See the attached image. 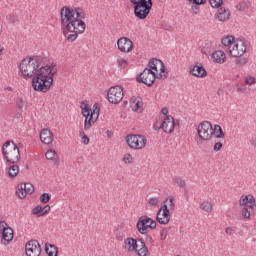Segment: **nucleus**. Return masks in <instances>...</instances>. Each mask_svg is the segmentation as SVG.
Here are the masks:
<instances>
[{"instance_id": "nucleus-1", "label": "nucleus", "mask_w": 256, "mask_h": 256, "mask_svg": "<svg viewBox=\"0 0 256 256\" xmlns=\"http://www.w3.org/2000/svg\"><path fill=\"white\" fill-rule=\"evenodd\" d=\"M61 29L64 37H67L69 43H73L79 37V33H85L86 25L85 11L82 8H71L69 6L62 7L60 11ZM67 33H70L67 36Z\"/></svg>"}, {"instance_id": "nucleus-2", "label": "nucleus", "mask_w": 256, "mask_h": 256, "mask_svg": "<svg viewBox=\"0 0 256 256\" xmlns=\"http://www.w3.org/2000/svg\"><path fill=\"white\" fill-rule=\"evenodd\" d=\"M165 73V64L157 58H152L148 62V68H145L142 73L136 78L137 83H143L147 87H153L156 79H167Z\"/></svg>"}, {"instance_id": "nucleus-3", "label": "nucleus", "mask_w": 256, "mask_h": 256, "mask_svg": "<svg viewBox=\"0 0 256 256\" xmlns=\"http://www.w3.org/2000/svg\"><path fill=\"white\" fill-rule=\"evenodd\" d=\"M57 75V70L53 69V66H41L32 78V87L34 91H40V93H47L53 85V77Z\"/></svg>"}, {"instance_id": "nucleus-4", "label": "nucleus", "mask_w": 256, "mask_h": 256, "mask_svg": "<svg viewBox=\"0 0 256 256\" xmlns=\"http://www.w3.org/2000/svg\"><path fill=\"white\" fill-rule=\"evenodd\" d=\"M80 109L83 117H85L84 129L85 131H89V129H91V123H96L97 119H99V106L94 104L92 110L89 108V103H87V101H82Z\"/></svg>"}, {"instance_id": "nucleus-5", "label": "nucleus", "mask_w": 256, "mask_h": 256, "mask_svg": "<svg viewBox=\"0 0 256 256\" xmlns=\"http://www.w3.org/2000/svg\"><path fill=\"white\" fill-rule=\"evenodd\" d=\"M2 155L6 161V163H10L15 165V163H19L21 159V153L19 152V147L15 142L8 140L2 146Z\"/></svg>"}, {"instance_id": "nucleus-6", "label": "nucleus", "mask_w": 256, "mask_h": 256, "mask_svg": "<svg viewBox=\"0 0 256 256\" xmlns=\"http://www.w3.org/2000/svg\"><path fill=\"white\" fill-rule=\"evenodd\" d=\"M130 3L133 4L135 17L141 21L147 19L153 9V0H130Z\"/></svg>"}, {"instance_id": "nucleus-7", "label": "nucleus", "mask_w": 256, "mask_h": 256, "mask_svg": "<svg viewBox=\"0 0 256 256\" xmlns=\"http://www.w3.org/2000/svg\"><path fill=\"white\" fill-rule=\"evenodd\" d=\"M130 3L133 4L135 17L141 21L147 19L153 9V0H130Z\"/></svg>"}, {"instance_id": "nucleus-8", "label": "nucleus", "mask_w": 256, "mask_h": 256, "mask_svg": "<svg viewBox=\"0 0 256 256\" xmlns=\"http://www.w3.org/2000/svg\"><path fill=\"white\" fill-rule=\"evenodd\" d=\"M20 72L24 79H31L39 73V68L37 64L33 62V58L27 57L22 60L20 63Z\"/></svg>"}, {"instance_id": "nucleus-9", "label": "nucleus", "mask_w": 256, "mask_h": 256, "mask_svg": "<svg viewBox=\"0 0 256 256\" xmlns=\"http://www.w3.org/2000/svg\"><path fill=\"white\" fill-rule=\"evenodd\" d=\"M137 230L141 235H147L149 233V229H156L157 222L155 220L149 218L147 215H143L138 218L136 224Z\"/></svg>"}, {"instance_id": "nucleus-10", "label": "nucleus", "mask_w": 256, "mask_h": 256, "mask_svg": "<svg viewBox=\"0 0 256 256\" xmlns=\"http://www.w3.org/2000/svg\"><path fill=\"white\" fill-rule=\"evenodd\" d=\"M247 47H249V41L237 39L232 48H227V53H229L231 57H242V55L247 53Z\"/></svg>"}, {"instance_id": "nucleus-11", "label": "nucleus", "mask_w": 256, "mask_h": 256, "mask_svg": "<svg viewBox=\"0 0 256 256\" xmlns=\"http://www.w3.org/2000/svg\"><path fill=\"white\" fill-rule=\"evenodd\" d=\"M126 142L130 149H145L147 145V138L139 134H130L126 137Z\"/></svg>"}, {"instance_id": "nucleus-12", "label": "nucleus", "mask_w": 256, "mask_h": 256, "mask_svg": "<svg viewBox=\"0 0 256 256\" xmlns=\"http://www.w3.org/2000/svg\"><path fill=\"white\" fill-rule=\"evenodd\" d=\"M197 131L200 139H202L203 141H209V139L213 137V126L209 121H204L200 123L198 125Z\"/></svg>"}, {"instance_id": "nucleus-13", "label": "nucleus", "mask_w": 256, "mask_h": 256, "mask_svg": "<svg viewBox=\"0 0 256 256\" xmlns=\"http://www.w3.org/2000/svg\"><path fill=\"white\" fill-rule=\"evenodd\" d=\"M175 127H179V120H175L173 116L167 115L158 129H163L164 133L171 134L175 131Z\"/></svg>"}, {"instance_id": "nucleus-14", "label": "nucleus", "mask_w": 256, "mask_h": 256, "mask_svg": "<svg viewBox=\"0 0 256 256\" xmlns=\"http://www.w3.org/2000/svg\"><path fill=\"white\" fill-rule=\"evenodd\" d=\"M123 88L121 86H114L108 90V101L114 105L123 100Z\"/></svg>"}, {"instance_id": "nucleus-15", "label": "nucleus", "mask_w": 256, "mask_h": 256, "mask_svg": "<svg viewBox=\"0 0 256 256\" xmlns=\"http://www.w3.org/2000/svg\"><path fill=\"white\" fill-rule=\"evenodd\" d=\"M156 221H158L160 225H167L171 221V212L167 204H163L158 210Z\"/></svg>"}, {"instance_id": "nucleus-16", "label": "nucleus", "mask_w": 256, "mask_h": 256, "mask_svg": "<svg viewBox=\"0 0 256 256\" xmlns=\"http://www.w3.org/2000/svg\"><path fill=\"white\" fill-rule=\"evenodd\" d=\"M26 256H40L41 244L37 240H30L25 245Z\"/></svg>"}, {"instance_id": "nucleus-17", "label": "nucleus", "mask_w": 256, "mask_h": 256, "mask_svg": "<svg viewBox=\"0 0 256 256\" xmlns=\"http://www.w3.org/2000/svg\"><path fill=\"white\" fill-rule=\"evenodd\" d=\"M35 193V186L31 183H21L18 186V190L16 191V195H18L19 199H25L28 195Z\"/></svg>"}, {"instance_id": "nucleus-18", "label": "nucleus", "mask_w": 256, "mask_h": 256, "mask_svg": "<svg viewBox=\"0 0 256 256\" xmlns=\"http://www.w3.org/2000/svg\"><path fill=\"white\" fill-rule=\"evenodd\" d=\"M117 47L121 53H131L133 51V41L127 37H121L117 40Z\"/></svg>"}, {"instance_id": "nucleus-19", "label": "nucleus", "mask_w": 256, "mask_h": 256, "mask_svg": "<svg viewBox=\"0 0 256 256\" xmlns=\"http://www.w3.org/2000/svg\"><path fill=\"white\" fill-rule=\"evenodd\" d=\"M240 207H249L255 209V197L253 195H242L239 199Z\"/></svg>"}, {"instance_id": "nucleus-20", "label": "nucleus", "mask_w": 256, "mask_h": 256, "mask_svg": "<svg viewBox=\"0 0 256 256\" xmlns=\"http://www.w3.org/2000/svg\"><path fill=\"white\" fill-rule=\"evenodd\" d=\"M55 137L53 136V132L51 130L44 128L40 132V140L45 144V145H51L53 143V139Z\"/></svg>"}, {"instance_id": "nucleus-21", "label": "nucleus", "mask_w": 256, "mask_h": 256, "mask_svg": "<svg viewBox=\"0 0 256 256\" xmlns=\"http://www.w3.org/2000/svg\"><path fill=\"white\" fill-rule=\"evenodd\" d=\"M2 238L1 242L4 245H9L11 241H13V228H6L3 232H1Z\"/></svg>"}, {"instance_id": "nucleus-22", "label": "nucleus", "mask_w": 256, "mask_h": 256, "mask_svg": "<svg viewBox=\"0 0 256 256\" xmlns=\"http://www.w3.org/2000/svg\"><path fill=\"white\" fill-rule=\"evenodd\" d=\"M191 75L194 77H207V70L203 66L195 65L193 68L190 69Z\"/></svg>"}, {"instance_id": "nucleus-23", "label": "nucleus", "mask_w": 256, "mask_h": 256, "mask_svg": "<svg viewBox=\"0 0 256 256\" xmlns=\"http://www.w3.org/2000/svg\"><path fill=\"white\" fill-rule=\"evenodd\" d=\"M229 17H231V13L225 8H220L216 14V19L221 22L228 21Z\"/></svg>"}, {"instance_id": "nucleus-24", "label": "nucleus", "mask_w": 256, "mask_h": 256, "mask_svg": "<svg viewBox=\"0 0 256 256\" xmlns=\"http://www.w3.org/2000/svg\"><path fill=\"white\" fill-rule=\"evenodd\" d=\"M126 247L125 249H127L128 247V251L133 253V251H137L139 245L137 244V239H134V238H127L125 241H124Z\"/></svg>"}, {"instance_id": "nucleus-25", "label": "nucleus", "mask_w": 256, "mask_h": 256, "mask_svg": "<svg viewBox=\"0 0 256 256\" xmlns=\"http://www.w3.org/2000/svg\"><path fill=\"white\" fill-rule=\"evenodd\" d=\"M237 40H235V36L233 35H229L226 37H223L221 40V43L224 47H226V51L227 49H232L233 45L235 44Z\"/></svg>"}, {"instance_id": "nucleus-26", "label": "nucleus", "mask_w": 256, "mask_h": 256, "mask_svg": "<svg viewBox=\"0 0 256 256\" xmlns=\"http://www.w3.org/2000/svg\"><path fill=\"white\" fill-rule=\"evenodd\" d=\"M226 58L227 57L225 56V52H223L221 50H217L212 53V59H213L214 63H225Z\"/></svg>"}, {"instance_id": "nucleus-27", "label": "nucleus", "mask_w": 256, "mask_h": 256, "mask_svg": "<svg viewBox=\"0 0 256 256\" xmlns=\"http://www.w3.org/2000/svg\"><path fill=\"white\" fill-rule=\"evenodd\" d=\"M138 243H140V249H137L135 251L138 253V256H147V253H149V248L145 245V241L143 239H138Z\"/></svg>"}, {"instance_id": "nucleus-28", "label": "nucleus", "mask_w": 256, "mask_h": 256, "mask_svg": "<svg viewBox=\"0 0 256 256\" xmlns=\"http://www.w3.org/2000/svg\"><path fill=\"white\" fill-rule=\"evenodd\" d=\"M45 252L48 256H57L59 254V248L53 244H49L45 246Z\"/></svg>"}, {"instance_id": "nucleus-29", "label": "nucleus", "mask_w": 256, "mask_h": 256, "mask_svg": "<svg viewBox=\"0 0 256 256\" xmlns=\"http://www.w3.org/2000/svg\"><path fill=\"white\" fill-rule=\"evenodd\" d=\"M213 135H215L216 139H223L225 137V132H223V128H221L219 125H215Z\"/></svg>"}, {"instance_id": "nucleus-30", "label": "nucleus", "mask_w": 256, "mask_h": 256, "mask_svg": "<svg viewBox=\"0 0 256 256\" xmlns=\"http://www.w3.org/2000/svg\"><path fill=\"white\" fill-rule=\"evenodd\" d=\"M8 176L13 179L16 175H19V166L18 165H12L8 168Z\"/></svg>"}, {"instance_id": "nucleus-31", "label": "nucleus", "mask_w": 256, "mask_h": 256, "mask_svg": "<svg viewBox=\"0 0 256 256\" xmlns=\"http://www.w3.org/2000/svg\"><path fill=\"white\" fill-rule=\"evenodd\" d=\"M253 209L254 208H249V206H244L241 212L243 219H251V215H255V213L252 214L251 212Z\"/></svg>"}, {"instance_id": "nucleus-32", "label": "nucleus", "mask_w": 256, "mask_h": 256, "mask_svg": "<svg viewBox=\"0 0 256 256\" xmlns=\"http://www.w3.org/2000/svg\"><path fill=\"white\" fill-rule=\"evenodd\" d=\"M200 208L202 211H206V213H211L213 211V205L211 202L205 201L200 205Z\"/></svg>"}, {"instance_id": "nucleus-33", "label": "nucleus", "mask_w": 256, "mask_h": 256, "mask_svg": "<svg viewBox=\"0 0 256 256\" xmlns=\"http://www.w3.org/2000/svg\"><path fill=\"white\" fill-rule=\"evenodd\" d=\"M249 7H251V2L243 1L236 6V9H238V11H245V9H249Z\"/></svg>"}, {"instance_id": "nucleus-34", "label": "nucleus", "mask_w": 256, "mask_h": 256, "mask_svg": "<svg viewBox=\"0 0 256 256\" xmlns=\"http://www.w3.org/2000/svg\"><path fill=\"white\" fill-rule=\"evenodd\" d=\"M172 182L176 185H179V187H186V185H187L185 180L181 177H178V176L173 177Z\"/></svg>"}, {"instance_id": "nucleus-35", "label": "nucleus", "mask_w": 256, "mask_h": 256, "mask_svg": "<svg viewBox=\"0 0 256 256\" xmlns=\"http://www.w3.org/2000/svg\"><path fill=\"white\" fill-rule=\"evenodd\" d=\"M29 58L32 59V63H35L37 65L38 69L39 67H41V64L43 63V61H45V58H43V56H33Z\"/></svg>"}, {"instance_id": "nucleus-36", "label": "nucleus", "mask_w": 256, "mask_h": 256, "mask_svg": "<svg viewBox=\"0 0 256 256\" xmlns=\"http://www.w3.org/2000/svg\"><path fill=\"white\" fill-rule=\"evenodd\" d=\"M32 215H37L38 217H43V206L38 205L32 209Z\"/></svg>"}, {"instance_id": "nucleus-37", "label": "nucleus", "mask_w": 256, "mask_h": 256, "mask_svg": "<svg viewBox=\"0 0 256 256\" xmlns=\"http://www.w3.org/2000/svg\"><path fill=\"white\" fill-rule=\"evenodd\" d=\"M209 4L213 9H219L223 5V0H209Z\"/></svg>"}, {"instance_id": "nucleus-38", "label": "nucleus", "mask_w": 256, "mask_h": 256, "mask_svg": "<svg viewBox=\"0 0 256 256\" xmlns=\"http://www.w3.org/2000/svg\"><path fill=\"white\" fill-rule=\"evenodd\" d=\"M167 201H168V206L167 207H169L168 209H169V212L171 213V211L175 210V203L173 202L174 201L173 196L166 199L164 201V203H167Z\"/></svg>"}, {"instance_id": "nucleus-39", "label": "nucleus", "mask_w": 256, "mask_h": 256, "mask_svg": "<svg viewBox=\"0 0 256 256\" xmlns=\"http://www.w3.org/2000/svg\"><path fill=\"white\" fill-rule=\"evenodd\" d=\"M46 159L52 161V159H55L57 157V152L55 150H48L45 154Z\"/></svg>"}, {"instance_id": "nucleus-40", "label": "nucleus", "mask_w": 256, "mask_h": 256, "mask_svg": "<svg viewBox=\"0 0 256 256\" xmlns=\"http://www.w3.org/2000/svg\"><path fill=\"white\" fill-rule=\"evenodd\" d=\"M117 63H118V67L121 69H125V67H127L128 65L127 60H125L124 58H118Z\"/></svg>"}, {"instance_id": "nucleus-41", "label": "nucleus", "mask_w": 256, "mask_h": 256, "mask_svg": "<svg viewBox=\"0 0 256 256\" xmlns=\"http://www.w3.org/2000/svg\"><path fill=\"white\" fill-rule=\"evenodd\" d=\"M40 201L42 203H49V201H51V196L49 195V193H43L41 196H40Z\"/></svg>"}, {"instance_id": "nucleus-42", "label": "nucleus", "mask_w": 256, "mask_h": 256, "mask_svg": "<svg viewBox=\"0 0 256 256\" xmlns=\"http://www.w3.org/2000/svg\"><path fill=\"white\" fill-rule=\"evenodd\" d=\"M5 229H11V227H9V225L7 224V222H5V220H1L0 221V233H3V231H5Z\"/></svg>"}, {"instance_id": "nucleus-43", "label": "nucleus", "mask_w": 256, "mask_h": 256, "mask_svg": "<svg viewBox=\"0 0 256 256\" xmlns=\"http://www.w3.org/2000/svg\"><path fill=\"white\" fill-rule=\"evenodd\" d=\"M220 149H223V143L221 142H216L214 144V147H213V151H215V153H219V150Z\"/></svg>"}, {"instance_id": "nucleus-44", "label": "nucleus", "mask_w": 256, "mask_h": 256, "mask_svg": "<svg viewBox=\"0 0 256 256\" xmlns=\"http://www.w3.org/2000/svg\"><path fill=\"white\" fill-rule=\"evenodd\" d=\"M189 3H193V5H205L207 0H188Z\"/></svg>"}, {"instance_id": "nucleus-45", "label": "nucleus", "mask_w": 256, "mask_h": 256, "mask_svg": "<svg viewBox=\"0 0 256 256\" xmlns=\"http://www.w3.org/2000/svg\"><path fill=\"white\" fill-rule=\"evenodd\" d=\"M80 137H82V143L84 145H89V138L87 137V135H85L84 132H80Z\"/></svg>"}, {"instance_id": "nucleus-46", "label": "nucleus", "mask_w": 256, "mask_h": 256, "mask_svg": "<svg viewBox=\"0 0 256 256\" xmlns=\"http://www.w3.org/2000/svg\"><path fill=\"white\" fill-rule=\"evenodd\" d=\"M236 65H240V67H243V65H247V58H240L235 61Z\"/></svg>"}, {"instance_id": "nucleus-47", "label": "nucleus", "mask_w": 256, "mask_h": 256, "mask_svg": "<svg viewBox=\"0 0 256 256\" xmlns=\"http://www.w3.org/2000/svg\"><path fill=\"white\" fill-rule=\"evenodd\" d=\"M124 163H133V157H131V154H125L123 157Z\"/></svg>"}, {"instance_id": "nucleus-48", "label": "nucleus", "mask_w": 256, "mask_h": 256, "mask_svg": "<svg viewBox=\"0 0 256 256\" xmlns=\"http://www.w3.org/2000/svg\"><path fill=\"white\" fill-rule=\"evenodd\" d=\"M245 83H246V85H255V78H253L251 76L246 77Z\"/></svg>"}, {"instance_id": "nucleus-49", "label": "nucleus", "mask_w": 256, "mask_h": 256, "mask_svg": "<svg viewBox=\"0 0 256 256\" xmlns=\"http://www.w3.org/2000/svg\"><path fill=\"white\" fill-rule=\"evenodd\" d=\"M149 204L152 206L159 205V198H150L149 199Z\"/></svg>"}, {"instance_id": "nucleus-50", "label": "nucleus", "mask_w": 256, "mask_h": 256, "mask_svg": "<svg viewBox=\"0 0 256 256\" xmlns=\"http://www.w3.org/2000/svg\"><path fill=\"white\" fill-rule=\"evenodd\" d=\"M42 209H43L44 215H47V214H49V212L51 211V206L46 205V206H44Z\"/></svg>"}, {"instance_id": "nucleus-51", "label": "nucleus", "mask_w": 256, "mask_h": 256, "mask_svg": "<svg viewBox=\"0 0 256 256\" xmlns=\"http://www.w3.org/2000/svg\"><path fill=\"white\" fill-rule=\"evenodd\" d=\"M16 105H17L18 109H21L24 105L23 99L22 98L18 99L16 102Z\"/></svg>"}, {"instance_id": "nucleus-52", "label": "nucleus", "mask_w": 256, "mask_h": 256, "mask_svg": "<svg viewBox=\"0 0 256 256\" xmlns=\"http://www.w3.org/2000/svg\"><path fill=\"white\" fill-rule=\"evenodd\" d=\"M192 11L194 15H197L199 13V5L192 6Z\"/></svg>"}, {"instance_id": "nucleus-53", "label": "nucleus", "mask_w": 256, "mask_h": 256, "mask_svg": "<svg viewBox=\"0 0 256 256\" xmlns=\"http://www.w3.org/2000/svg\"><path fill=\"white\" fill-rule=\"evenodd\" d=\"M225 233H226L227 235H233V228L227 227V228L225 229Z\"/></svg>"}, {"instance_id": "nucleus-54", "label": "nucleus", "mask_w": 256, "mask_h": 256, "mask_svg": "<svg viewBox=\"0 0 256 256\" xmlns=\"http://www.w3.org/2000/svg\"><path fill=\"white\" fill-rule=\"evenodd\" d=\"M160 235H161V237H163L162 239H167V230L163 229V230L160 232Z\"/></svg>"}, {"instance_id": "nucleus-55", "label": "nucleus", "mask_w": 256, "mask_h": 256, "mask_svg": "<svg viewBox=\"0 0 256 256\" xmlns=\"http://www.w3.org/2000/svg\"><path fill=\"white\" fill-rule=\"evenodd\" d=\"M161 113L162 115H167V113H169V109H167V107H164L162 108Z\"/></svg>"}, {"instance_id": "nucleus-56", "label": "nucleus", "mask_w": 256, "mask_h": 256, "mask_svg": "<svg viewBox=\"0 0 256 256\" xmlns=\"http://www.w3.org/2000/svg\"><path fill=\"white\" fill-rule=\"evenodd\" d=\"M145 241H146L147 243H151V241H153V238H152L151 236H149V235H146V236H145Z\"/></svg>"}, {"instance_id": "nucleus-57", "label": "nucleus", "mask_w": 256, "mask_h": 256, "mask_svg": "<svg viewBox=\"0 0 256 256\" xmlns=\"http://www.w3.org/2000/svg\"><path fill=\"white\" fill-rule=\"evenodd\" d=\"M11 21H12V23H15V21H17V16H12Z\"/></svg>"}, {"instance_id": "nucleus-58", "label": "nucleus", "mask_w": 256, "mask_h": 256, "mask_svg": "<svg viewBox=\"0 0 256 256\" xmlns=\"http://www.w3.org/2000/svg\"><path fill=\"white\" fill-rule=\"evenodd\" d=\"M250 143H251V145H253L254 147H255V145H256V140H250Z\"/></svg>"}, {"instance_id": "nucleus-59", "label": "nucleus", "mask_w": 256, "mask_h": 256, "mask_svg": "<svg viewBox=\"0 0 256 256\" xmlns=\"http://www.w3.org/2000/svg\"><path fill=\"white\" fill-rule=\"evenodd\" d=\"M5 48H3V46L0 45V55L3 53Z\"/></svg>"}, {"instance_id": "nucleus-60", "label": "nucleus", "mask_w": 256, "mask_h": 256, "mask_svg": "<svg viewBox=\"0 0 256 256\" xmlns=\"http://www.w3.org/2000/svg\"><path fill=\"white\" fill-rule=\"evenodd\" d=\"M118 241H123V236H117Z\"/></svg>"}, {"instance_id": "nucleus-61", "label": "nucleus", "mask_w": 256, "mask_h": 256, "mask_svg": "<svg viewBox=\"0 0 256 256\" xmlns=\"http://www.w3.org/2000/svg\"><path fill=\"white\" fill-rule=\"evenodd\" d=\"M238 87V91H243V89H241V87H239V85H237Z\"/></svg>"}, {"instance_id": "nucleus-62", "label": "nucleus", "mask_w": 256, "mask_h": 256, "mask_svg": "<svg viewBox=\"0 0 256 256\" xmlns=\"http://www.w3.org/2000/svg\"><path fill=\"white\" fill-rule=\"evenodd\" d=\"M136 107H139V104H138V103H136Z\"/></svg>"}, {"instance_id": "nucleus-63", "label": "nucleus", "mask_w": 256, "mask_h": 256, "mask_svg": "<svg viewBox=\"0 0 256 256\" xmlns=\"http://www.w3.org/2000/svg\"><path fill=\"white\" fill-rule=\"evenodd\" d=\"M8 91H11V88H8Z\"/></svg>"}]
</instances>
